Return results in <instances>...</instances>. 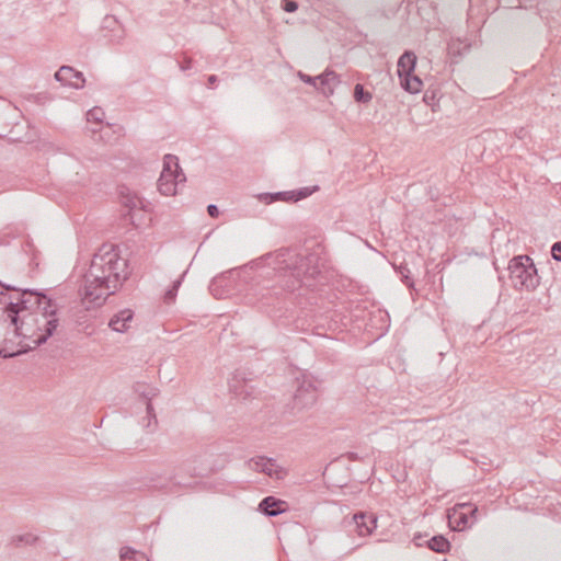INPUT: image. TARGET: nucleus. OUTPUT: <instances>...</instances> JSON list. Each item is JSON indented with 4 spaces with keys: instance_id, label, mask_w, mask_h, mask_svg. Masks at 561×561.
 Returning <instances> with one entry per match:
<instances>
[{
    "instance_id": "32",
    "label": "nucleus",
    "mask_w": 561,
    "mask_h": 561,
    "mask_svg": "<svg viewBox=\"0 0 561 561\" xmlns=\"http://www.w3.org/2000/svg\"><path fill=\"white\" fill-rule=\"evenodd\" d=\"M298 77L302 82L313 85L314 88L317 87L318 79H316V77H311L302 71L298 72Z\"/></svg>"
},
{
    "instance_id": "23",
    "label": "nucleus",
    "mask_w": 561,
    "mask_h": 561,
    "mask_svg": "<svg viewBox=\"0 0 561 561\" xmlns=\"http://www.w3.org/2000/svg\"><path fill=\"white\" fill-rule=\"evenodd\" d=\"M112 30L114 31V35L110 36L104 34L105 37H108L111 42H118L122 37L123 30L118 23V21L114 16H105L103 20V30Z\"/></svg>"
},
{
    "instance_id": "27",
    "label": "nucleus",
    "mask_w": 561,
    "mask_h": 561,
    "mask_svg": "<svg viewBox=\"0 0 561 561\" xmlns=\"http://www.w3.org/2000/svg\"><path fill=\"white\" fill-rule=\"evenodd\" d=\"M104 117V112L101 107H93L88 111L87 113V119L88 122H94V123H102Z\"/></svg>"
},
{
    "instance_id": "37",
    "label": "nucleus",
    "mask_w": 561,
    "mask_h": 561,
    "mask_svg": "<svg viewBox=\"0 0 561 561\" xmlns=\"http://www.w3.org/2000/svg\"><path fill=\"white\" fill-rule=\"evenodd\" d=\"M217 81H218L217 76H215V75H210V76L208 77V79H207L208 87H209V88H214Z\"/></svg>"
},
{
    "instance_id": "22",
    "label": "nucleus",
    "mask_w": 561,
    "mask_h": 561,
    "mask_svg": "<svg viewBox=\"0 0 561 561\" xmlns=\"http://www.w3.org/2000/svg\"><path fill=\"white\" fill-rule=\"evenodd\" d=\"M426 546L437 553H446L450 549V542L443 535L432 537L426 541Z\"/></svg>"
},
{
    "instance_id": "36",
    "label": "nucleus",
    "mask_w": 561,
    "mask_h": 561,
    "mask_svg": "<svg viewBox=\"0 0 561 561\" xmlns=\"http://www.w3.org/2000/svg\"><path fill=\"white\" fill-rule=\"evenodd\" d=\"M146 485H147L148 488L162 489V488H164V485H165V484H164V483H156V482H153V481L150 479V481H149V482H147V483H146Z\"/></svg>"
},
{
    "instance_id": "20",
    "label": "nucleus",
    "mask_w": 561,
    "mask_h": 561,
    "mask_svg": "<svg viewBox=\"0 0 561 561\" xmlns=\"http://www.w3.org/2000/svg\"><path fill=\"white\" fill-rule=\"evenodd\" d=\"M316 79H318L316 89L324 94H328V92L333 93L331 83L334 81L339 82L336 73L332 70H325L323 73L316 76Z\"/></svg>"
},
{
    "instance_id": "10",
    "label": "nucleus",
    "mask_w": 561,
    "mask_h": 561,
    "mask_svg": "<svg viewBox=\"0 0 561 561\" xmlns=\"http://www.w3.org/2000/svg\"><path fill=\"white\" fill-rule=\"evenodd\" d=\"M252 374H248L244 370H236L232 378L229 381L230 391L240 399H248L254 394L255 387L253 383Z\"/></svg>"
},
{
    "instance_id": "4",
    "label": "nucleus",
    "mask_w": 561,
    "mask_h": 561,
    "mask_svg": "<svg viewBox=\"0 0 561 561\" xmlns=\"http://www.w3.org/2000/svg\"><path fill=\"white\" fill-rule=\"evenodd\" d=\"M0 286L7 290H14L18 293L15 301H4L0 304L1 317L4 322L10 321L9 327H15L21 322L22 316L26 312H35L42 309L44 304L38 300H51L45 294L32 289H21L14 286L5 285L0 282ZM12 299V297H10ZM0 301H2L0 299Z\"/></svg>"
},
{
    "instance_id": "31",
    "label": "nucleus",
    "mask_w": 561,
    "mask_h": 561,
    "mask_svg": "<svg viewBox=\"0 0 561 561\" xmlns=\"http://www.w3.org/2000/svg\"><path fill=\"white\" fill-rule=\"evenodd\" d=\"M282 9L286 12L293 13L297 11L298 3L295 0H282Z\"/></svg>"
},
{
    "instance_id": "17",
    "label": "nucleus",
    "mask_w": 561,
    "mask_h": 561,
    "mask_svg": "<svg viewBox=\"0 0 561 561\" xmlns=\"http://www.w3.org/2000/svg\"><path fill=\"white\" fill-rule=\"evenodd\" d=\"M157 394L156 389H150L149 391H142V400H146V414L148 422L146 424V428L148 433H153L158 427V420L154 412V408L152 405V398Z\"/></svg>"
},
{
    "instance_id": "24",
    "label": "nucleus",
    "mask_w": 561,
    "mask_h": 561,
    "mask_svg": "<svg viewBox=\"0 0 561 561\" xmlns=\"http://www.w3.org/2000/svg\"><path fill=\"white\" fill-rule=\"evenodd\" d=\"M354 99L358 103H368L371 101L373 95L362 84L357 83L354 88Z\"/></svg>"
},
{
    "instance_id": "14",
    "label": "nucleus",
    "mask_w": 561,
    "mask_h": 561,
    "mask_svg": "<svg viewBox=\"0 0 561 561\" xmlns=\"http://www.w3.org/2000/svg\"><path fill=\"white\" fill-rule=\"evenodd\" d=\"M353 520L360 537L369 536L377 527V517L374 514L358 513L353 516Z\"/></svg>"
},
{
    "instance_id": "25",
    "label": "nucleus",
    "mask_w": 561,
    "mask_h": 561,
    "mask_svg": "<svg viewBox=\"0 0 561 561\" xmlns=\"http://www.w3.org/2000/svg\"><path fill=\"white\" fill-rule=\"evenodd\" d=\"M266 465L275 466V460L272 458L259 456V457L252 458L249 462L250 468L255 471H259V472H260V467H264Z\"/></svg>"
},
{
    "instance_id": "7",
    "label": "nucleus",
    "mask_w": 561,
    "mask_h": 561,
    "mask_svg": "<svg viewBox=\"0 0 561 561\" xmlns=\"http://www.w3.org/2000/svg\"><path fill=\"white\" fill-rule=\"evenodd\" d=\"M296 381L297 389L291 400V410L294 414L311 408L318 399V390L311 378L302 376L301 379L297 378Z\"/></svg>"
},
{
    "instance_id": "30",
    "label": "nucleus",
    "mask_w": 561,
    "mask_h": 561,
    "mask_svg": "<svg viewBox=\"0 0 561 561\" xmlns=\"http://www.w3.org/2000/svg\"><path fill=\"white\" fill-rule=\"evenodd\" d=\"M277 467V465L275 463V466H270V465H266L264 467H260V472H263L270 477H273L275 476L277 479L282 478V470H276L275 468Z\"/></svg>"
},
{
    "instance_id": "21",
    "label": "nucleus",
    "mask_w": 561,
    "mask_h": 561,
    "mask_svg": "<svg viewBox=\"0 0 561 561\" xmlns=\"http://www.w3.org/2000/svg\"><path fill=\"white\" fill-rule=\"evenodd\" d=\"M399 78L401 81V87L407 92L419 93L422 90L423 82L417 76H414L413 73H411V75H405V76L399 77Z\"/></svg>"
},
{
    "instance_id": "33",
    "label": "nucleus",
    "mask_w": 561,
    "mask_h": 561,
    "mask_svg": "<svg viewBox=\"0 0 561 561\" xmlns=\"http://www.w3.org/2000/svg\"><path fill=\"white\" fill-rule=\"evenodd\" d=\"M551 255L556 261L561 262V241H557L552 244Z\"/></svg>"
},
{
    "instance_id": "28",
    "label": "nucleus",
    "mask_w": 561,
    "mask_h": 561,
    "mask_svg": "<svg viewBox=\"0 0 561 561\" xmlns=\"http://www.w3.org/2000/svg\"><path fill=\"white\" fill-rule=\"evenodd\" d=\"M398 274L401 276V280L409 287L412 288L414 286V283L410 276V270L407 267V265H400L397 268Z\"/></svg>"
},
{
    "instance_id": "38",
    "label": "nucleus",
    "mask_w": 561,
    "mask_h": 561,
    "mask_svg": "<svg viewBox=\"0 0 561 561\" xmlns=\"http://www.w3.org/2000/svg\"><path fill=\"white\" fill-rule=\"evenodd\" d=\"M192 67V60L191 59H185L182 64H181V69L182 70H187Z\"/></svg>"
},
{
    "instance_id": "13",
    "label": "nucleus",
    "mask_w": 561,
    "mask_h": 561,
    "mask_svg": "<svg viewBox=\"0 0 561 561\" xmlns=\"http://www.w3.org/2000/svg\"><path fill=\"white\" fill-rule=\"evenodd\" d=\"M55 79L64 85H69L75 89H81L84 85L85 79L83 73L75 70L70 66H61L55 73Z\"/></svg>"
},
{
    "instance_id": "29",
    "label": "nucleus",
    "mask_w": 561,
    "mask_h": 561,
    "mask_svg": "<svg viewBox=\"0 0 561 561\" xmlns=\"http://www.w3.org/2000/svg\"><path fill=\"white\" fill-rule=\"evenodd\" d=\"M37 540V537L32 534L21 535L14 538L16 545L25 543V545H34Z\"/></svg>"
},
{
    "instance_id": "1",
    "label": "nucleus",
    "mask_w": 561,
    "mask_h": 561,
    "mask_svg": "<svg viewBox=\"0 0 561 561\" xmlns=\"http://www.w3.org/2000/svg\"><path fill=\"white\" fill-rule=\"evenodd\" d=\"M128 261L122 257L115 245L102 244L93 254L80 289L87 308L101 307L128 278Z\"/></svg>"
},
{
    "instance_id": "26",
    "label": "nucleus",
    "mask_w": 561,
    "mask_h": 561,
    "mask_svg": "<svg viewBox=\"0 0 561 561\" xmlns=\"http://www.w3.org/2000/svg\"><path fill=\"white\" fill-rule=\"evenodd\" d=\"M180 286L181 279H178L173 283L172 287L164 293L163 301L165 304L170 305L174 302Z\"/></svg>"
},
{
    "instance_id": "8",
    "label": "nucleus",
    "mask_w": 561,
    "mask_h": 561,
    "mask_svg": "<svg viewBox=\"0 0 561 561\" xmlns=\"http://www.w3.org/2000/svg\"><path fill=\"white\" fill-rule=\"evenodd\" d=\"M478 508L471 504H459L448 515L451 529L460 531L471 527L477 522Z\"/></svg>"
},
{
    "instance_id": "3",
    "label": "nucleus",
    "mask_w": 561,
    "mask_h": 561,
    "mask_svg": "<svg viewBox=\"0 0 561 561\" xmlns=\"http://www.w3.org/2000/svg\"><path fill=\"white\" fill-rule=\"evenodd\" d=\"M44 307L35 312H26L21 322L13 327V335L22 336L27 351L44 344L56 331L59 320L57 306L53 300H41Z\"/></svg>"
},
{
    "instance_id": "41",
    "label": "nucleus",
    "mask_w": 561,
    "mask_h": 561,
    "mask_svg": "<svg viewBox=\"0 0 561 561\" xmlns=\"http://www.w3.org/2000/svg\"><path fill=\"white\" fill-rule=\"evenodd\" d=\"M420 539H422L421 536L414 538V541H415L416 546H422V542L419 541Z\"/></svg>"
},
{
    "instance_id": "5",
    "label": "nucleus",
    "mask_w": 561,
    "mask_h": 561,
    "mask_svg": "<svg viewBox=\"0 0 561 561\" xmlns=\"http://www.w3.org/2000/svg\"><path fill=\"white\" fill-rule=\"evenodd\" d=\"M510 279L515 289L534 290L539 285V276L528 255H517L508 263Z\"/></svg>"
},
{
    "instance_id": "12",
    "label": "nucleus",
    "mask_w": 561,
    "mask_h": 561,
    "mask_svg": "<svg viewBox=\"0 0 561 561\" xmlns=\"http://www.w3.org/2000/svg\"><path fill=\"white\" fill-rule=\"evenodd\" d=\"M195 459H186L183 460L175 469L173 476L170 480L173 481L174 484L180 486H191L194 478L198 477L201 473L197 470L195 463Z\"/></svg>"
},
{
    "instance_id": "16",
    "label": "nucleus",
    "mask_w": 561,
    "mask_h": 561,
    "mask_svg": "<svg viewBox=\"0 0 561 561\" xmlns=\"http://www.w3.org/2000/svg\"><path fill=\"white\" fill-rule=\"evenodd\" d=\"M286 503L274 496L264 497L259 504V511L266 516H277L285 512Z\"/></svg>"
},
{
    "instance_id": "35",
    "label": "nucleus",
    "mask_w": 561,
    "mask_h": 561,
    "mask_svg": "<svg viewBox=\"0 0 561 561\" xmlns=\"http://www.w3.org/2000/svg\"><path fill=\"white\" fill-rule=\"evenodd\" d=\"M141 209H142V213H152V207H151V204L149 202H145L142 199V206H141Z\"/></svg>"
},
{
    "instance_id": "18",
    "label": "nucleus",
    "mask_w": 561,
    "mask_h": 561,
    "mask_svg": "<svg viewBox=\"0 0 561 561\" xmlns=\"http://www.w3.org/2000/svg\"><path fill=\"white\" fill-rule=\"evenodd\" d=\"M416 65V56L413 51L407 50L404 51L397 65V72L399 77H403L405 75H411L414 72Z\"/></svg>"
},
{
    "instance_id": "34",
    "label": "nucleus",
    "mask_w": 561,
    "mask_h": 561,
    "mask_svg": "<svg viewBox=\"0 0 561 561\" xmlns=\"http://www.w3.org/2000/svg\"><path fill=\"white\" fill-rule=\"evenodd\" d=\"M207 213L211 218H217L219 216V209L214 204L207 206Z\"/></svg>"
},
{
    "instance_id": "15",
    "label": "nucleus",
    "mask_w": 561,
    "mask_h": 561,
    "mask_svg": "<svg viewBox=\"0 0 561 561\" xmlns=\"http://www.w3.org/2000/svg\"><path fill=\"white\" fill-rule=\"evenodd\" d=\"M310 195V191L308 188H300L296 192H277V193H266L261 195L260 198L265 203L270 204L274 201H285V202H297L306 198Z\"/></svg>"
},
{
    "instance_id": "40",
    "label": "nucleus",
    "mask_w": 561,
    "mask_h": 561,
    "mask_svg": "<svg viewBox=\"0 0 561 561\" xmlns=\"http://www.w3.org/2000/svg\"><path fill=\"white\" fill-rule=\"evenodd\" d=\"M526 134H527V131L525 130V128H519V130L516 133V136L519 139H523L526 136Z\"/></svg>"
},
{
    "instance_id": "39",
    "label": "nucleus",
    "mask_w": 561,
    "mask_h": 561,
    "mask_svg": "<svg viewBox=\"0 0 561 561\" xmlns=\"http://www.w3.org/2000/svg\"><path fill=\"white\" fill-rule=\"evenodd\" d=\"M346 457L348 460L351 461H356L359 459L358 455L356 453H347L346 454Z\"/></svg>"
},
{
    "instance_id": "19",
    "label": "nucleus",
    "mask_w": 561,
    "mask_h": 561,
    "mask_svg": "<svg viewBox=\"0 0 561 561\" xmlns=\"http://www.w3.org/2000/svg\"><path fill=\"white\" fill-rule=\"evenodd\" d=\"M133 320V312L129 309L122 310L117 314H115L108 325L112 330L116 332H125L129 328V323Z\"/></svg>"
},
{
    "instance_id": "6",
    "label": "nucleus",
    "mask_w": 561,
    "mask_h": 561,
    "mask_svg": "<svg viewBox=\"0 0 561 561\" xmlns=\"http://www.w3.org/2000/svg\"><path fill=\"white\" fill-rule=\"evenodd\" d=\"M186 182V175L179 164V159L173 154H165L163 168L158 180V190L164 196L178 194V186Z\"/></svg>"
},
{
    "instance_id": "2",
    "label": "nucleus",
    "mask_w": 561,
    "mask_h": 561,
    "mask_svg": "<svg viewBox=\"0 0 561 561\" xmlns=\"http://www.w3.org/2000/svg\"><path fill=\"white\" fill-rule=\"evenodd\" d=\"M266 260L277 276L276 284L264 288L262 299L266 304H270L273 297L278 299L283 294L294 293L302 286L312 287L321 274V259L316 252L302 255L294 249L282 248L267 254Z\"/></svg>"
},
{
    "instance_id": "9",
    "label": "nucleus",
    "mask_w": 561,
    "mask_h": 561,
    "mask_svg": "<svg viewBox=\"0 0 561 561\" xmlns=\"http://www.w3.org/2000/svg\"><path fill=\"white\" fill-rule=\"evenodd\" d=\"M20 117L19 110L7 100L0 99V138L10 137L15 139L13 128L18 126L16 119Z\"/></svg>"
},
{
    "instance_id": "11",
    "label": "nucleus",
    "mask_w": 561,
    "mask_h": 561,
    "mask_svg": "<svg viewBox=\"0 0 561 561\" xmlns=\"http://www.w3.org/2000/svg\"><path fill=\"white\" fill-rule=\"evenodd\" d=\"M118 195L121 204L124 208L122 214V221L124 225H131L134 228H137L138 225L135 221V209L139 203L137 194H131L127 186L122 185L118 188Z\"/></svg>"
}]
</instances>
